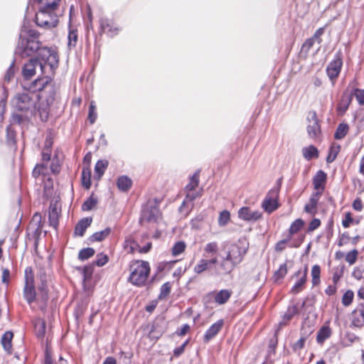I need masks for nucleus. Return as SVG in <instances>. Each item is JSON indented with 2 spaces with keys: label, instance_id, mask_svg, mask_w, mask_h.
I'll return each instance as SVG.
<instances>
[{
  "label": "nucleus",
  "instance_id": "1",
  "mask_svg": "<svg viewBox=\"0 0 364 364\" xmlns=\"http://www.w3.org/2000/svg\"><path fill=\"white\" fill-rule=\"evenodd\" d=\"M41 96L38 92H17L12 100V105L16 111L12 114V120L15 123L21 124L29 121L36 114L40 113L42 119L48 116V102H41Z\"/></svg>",
  "mask_w": 364,
  "mask_h": 364
},
{
  "label": "nucleus",
  "instance_id": "2",
  "mask_svg": "<svg viewBox=\"0 0 364 364\" xmlns=\"http://www.w3.org/2000/svg\"><path fill=\"white\" fill-rule=\"evenodd\" d=\"M40 65L43 77H38L31 85L33 91H43L53 89L54 86L52 77L59 65V56L53 48L43 46L36 57Z\"/></svg>",
  "mask_w": 364,
  "mask_h": 364
},
{
  "label": "nucleus",
  "instance_id": "3",
  "mask_svg": "<svg viewBox=\"0 0 364 364\" xmlns=\"http://www.w3.org/2000/svg\"><path fill=\"white\" fill-rule=\"evenodd\" d=\"M246 239H239L228 247L226 256L223 257L216 268L218 276L230 274L243 259L248 250Z\"/></svg>",
  "mask_w": 364,
  "mask_h": 364
},
{
  "label": "nucleus",
  "instance_id": "4",
  "mask_svg": "<svg viewBox=\"0 0 364 364\" xmlns=\"http://www.w3.org/2000/svg\"><path fill=\"white\" fill-rule=\"evenodd\" d=\"M41 33L32 28L21 30L16 53L21 58H28L39 53L43 47L40 41Z\"/></svg>",
  "mask_w": 364,
  "mask_h": 364
},
{
  "label": "nucleus",
  "instance_id": "5",
  "mask_svg": "<svg viewBox=\"0 0 364 364\" xmlns=\"http://www.w3.org/2000/svg\"><path fill=\"white\" fill-rule=\"evenodd\" d=\"M149 273L150 267L148 262L135 261L130 266L129 281L135 286L142 287L145 284Z\"/></svg>",
  "mask_w": 364,
  "mask_h": 364
},
{
  "label": "nucleus",
  "instance_id": "6",
  "mask_svg": "<svg viewBox=\"0 0 364 364\" xmlns=\"http://www.w3.org/2000/svg\"><path fill=\"white\" fill-rule=\"evenodd\" d=\"M59 22L56 10L43 9L38 8L36 14V23L38 26L50 29L58 26Z\"/></svg>",
  "mask_w": 364,
  "mask_h": 364
},
{
  "label": "nucleus",
  "instance_id": "7",
  "mask_svg": "<svg viewBox=\"0 0 364 364\" xmlns=\"http://www.w3.org/2000/svg\"><path fill=\"white\" fill-rule=\"evenodd\" d=\"M161 213L159 207L154 202H148L141 211L140 223H156L160 219Z\"/></svg>",
  "mask_w": 364,
  "mask_h": 364
},
{
  "label": "nucleus",
  "instance_id": "8",
  "mask_svg": "<svg viewBox=\"0 0 364 364\" xmlns=\"http://www.w3.org/2000/svg\"><path fill=\"white\" fill-rule=\"evenodd\" d=\"M100 33L113 38L119 33L122 28L113 18H102L100 20Z\"/></svg>",
  "mask_w": 364,
  "mask_h": 364
},
{
  "label": "nucleus",
  "instance_id": "9",
  "mask_svg": "<svg viewBox=\"0 0 364 364\" xmlns=\"http://www.w3.org/2000/svg\"><path fill=\"white\" fill-rule=\"evenodd\" d=\"M343 66L342 53L338 52L334 59L328 64L326 68V73L331 80L337 78L341 73Z\"/></svg>",
  "mask_w": 364,
  "mask_h": 364
},
{
  "label": "nucleus",
  "instance_id": "10",
  "mask_svg": "<svg viewBox=\"0 0 364 364\" xmlns=\"http://www.w3.org/2000/svg\"><path fill=\"white\" fill-rule=\"evenodd\" d=\"M309 124L307 132L312 139L318 138L321 134V128L315 112H309L307 116Z\"/></svg>",
  "mask_w": 364,
  "mask_h": 364
},
{
  "label": "nucleus",
  "instance_id": "11",
  "mask_svg": "<svg viewBox=\"0 0 364 364\" xmlns=\"http://www.w3.org/2000/svg\"><path fill=\"white\" fill-rule=\"evenodd\" d=\"M186 192V198L179 208V211L185 216H187L192 210L193 200L200 196V192H194L193 191Z\"/></svg>",
  "mask_w": 364,
  "mask_h": 364
},
{
  "label": "nucleus",
  "instance_id": "12",
  "mask_svg": "<svg viewBox=\"0 0 364 364\" xmlns=\"http://www.w3.org/2000/svg\"><path fill=\"white\" fill-rule=\"evenodd\" d=\"M262 216V213L259 210H252L248 207H242L238 210V218L247 222H256Z\"/></svg>",
  "mask_w": 364,
  "mask_h": 364
},
{
  "label": "nucleus",
  "instance_id": "13",
  "mask_svg": "<svg viewBox=\"0 0 364 364\" xmlns=\"http://www.w3.org/2000/svg\"><path fill=\"white\" fill-rule=\"evenodd\" d=\"M351 324L360 328L364 325V304L358 305L351 314Z\"/></svg>",
  "mask_w": 364,
  "mask_h": 364
},
{
  "label": "nucleus",
  "instance_id": "14",
  "mask_svg": "<svg viewBox=\"0 0 364 364\" xmlns=\"http://www.w3.org/2000/svg\"><path fill=\"white\" fill-rule=\"evenodd\" d=\"M306 276H307V267L304 269V271L298 270L294 275V277H296L298 278V280L296 282V283L294 284L292 288L291 289V292L292 294H298L300 292L304 284L306 282Z\"/></svg>",
  "mask_w": 364,
  "mask_h": 364
},
{
  "label": "nucleus",
  "instance_id": "15",
  "mask_svg": "<svg viewBox=\"0 0 364 364\" xmlns=\"http://www.w3.org/2000/svg\"><path fill=\"white\" fill-rule=\"evenodd\" d=\"M38 64V59L36 58H31L28 63L24 64L22 68V75L24 79L29 80L35 75Z\"/></svg>",
  "mask_w": 364,
  "mask_h": 364
},
{
  "label": "nucleus",
  "instance_id": "16",
  "mask_svg": "<svg viewBox=\"0 0 364 364\" xmlns=\"http://www.w3.org/2000/svg\"><path fill=\"white\" fill-rule=\"evenodd\" d=\"M269 195H272L273 196H267L264 198L262 206L265 211L270 213L275 210L278 207L277 200L276 198L277 196V191H271L269 192Z\"/></svg>",
  "mask_w": 364,
  "mask_h": 364
},
{
  "label": "nucleus",
  "instance_id": "17",
  "mask_svg": "<svg viewBox=\"0 0 364 364\" xmlns=\"http://www.w3.org/2000/svg\"><path fill=\"white\" fill-rule=\"evenodd\" d=\"M223 325V321L219 320L213 323L205 332L204 335V341L208 343L210 339L215 337L221 330Z\"/></svg>",
  "mask_w": 364,
  "mask_h": 364
},
{
  "label": "nucleus",
  "instance_id": "18",
  "mask_svg": "<svg viewBox=\"0 0 364 364\" xmlns=\"http://www.w3.org/2000/svg\"><path fill=\"white\" fill-rule=\"evenodd\" d=\"M326 178L327 176L324 171L321 170L318 171L313 179V184L314 188L317 191H323L325 188Z\"/></svg>",
  "mask_w": 364,
  "mask_h": 364
},
{
  "label": "nucleus",
  "instance_id": "19",
  "mask_svg": "<svg viewBox=\"0 0 364 364\" xmlns=\"http://www.w3.org/2000/svg\"><path fill=\"white\" fill-rule=\"evenodd\" d=\"M353 95L352 92H344L338 105V111L343 114L348 109L352 100Z\"/></svg>",
  "mask_w": 364,
  "mask_h": 364
},
{
  "label": "nucleus",
  "instance_id": "20",
  "mask_svg": "<svg viewBox=\"0 0 364 364\" xmlns=\"http://www.w3.org/2000/svg\"><path fill=\"white\" fill-rule=\"evenodd\" d=\"M38 4L39 9L58 10L61 0H34Z\"/></svg>",
  "mask_w": 364,
  "mask_h": 364
},
{
  "label": "nucleus",
  "instance_id": "21",
  "mask_svg": "<svg viewBox=\"0 0 364 364\" xmlns=\"http://www.w3.org/2000/svg\"><path fill=\"white\" fill-rule=\"evenodd\" d=\"M92 221L91 218H85L80 220L75 226V234L80 237L83 236L86 229L91 225Z\"/></svg>",
  "mask_w": 364,
  "mask_h": 364
},
{
  "label": "nucleus",
  "instance_id": "22",
  "mask_svg": "<svg viewBox=\"0 0 364 364\" xmlns=\"http://www.w3.org/2000/svg\"><path fill=\"white\" fill-rule=\"evenodd\" d=\"M232 294V290L222 289L215 294L214 300L219 305L224 304L229 300Z\"/></svg>",
  "mask_w": 364,
  "mask_h": 364
},
{
  "label": "nucleus",
  "instance_id": "23",
  "mask_svg": "<svg viewBox=\"0 0 364 364\" xmlns=\"http://www.w3.org/2000/svg\"><path fill=\"white\" fill-rule=\"evenodd\" d=\"M302 154L307 161L318 157V151L314 145H310L302 149Z\"/></svg>",
  "mask_w": 364,
  "mask_h": 364
},
{
  "label": "nucleus",
  "instance_id": "24",
  "mask_svg": "<svg viewBox=\"0 0 364 364\" xmlns=\"http://www.w3.org/2000/svg\"><path fill=\"white\" fill-rule=\"evenodd\" d=\"M210 268L211 267L209 265L207 257H204L200 259L195 265L193 267V272L196 274H201L203 272L209 270Z\"/></svg>",
  "mask_w": 364,
  "mask_h": 364
},
{
  "label": "nucleus",
  "instance_id": "25",
  "mask_svg": "<svg viewBox=\"0 0 364 364\" xmlns=\"http://www.w3.org/2000/svg\"><path fill=\"white\" fill-rule=\"evenodd\" d=\"M218 244L216 242H210L207 243L203 248V257H208L210 256L216 255L218 252Z\"/></svg>",
  "mask_w": 364,
  "mask_h": 364
},
{
  "label": "nucleus",
  "instance_id": "26",
  "mask_svg": "<svg viewBox=\"0 0 364 364\" xmlns=\"http://www.w3.org/2000/svg\"><path fill=\"white\" fill-rule=\"evenodd\" d=\"M139 245L132 237H129L125 239L124 249L127 253L132 254L136 251L139 252Z\"/></svg>",
  "mask_w": 364,
  "mask_h": 364
},
{
  "label": "nucleus",
  "instance_id": "27",
  "mask_svg": "<svg viewBox=\"0 0 364 364\" xmlns=\"http://www.w3.org/2000/svg\"><path fill=\"white\" fill-rule=\"evenodd\" d=\"M132 184V180L126 176L119 177L117 181V188L122 191H129Z\"/></svg>",
  "mask_w": 364,
  "mask_h": 364
},
{
  "label": "nucleus",
  "instance_id": "28",
  "mask_svg": "<svg viewBox=\"0 0 364 364\" xmlns=\"http://www.w3.org/2000/svg\"><path fill=\"white\" fill-rule=\"evenodd\" d=\"M111 233V228H107L103 230L96 232L90 237L91 242H100L107 238Z\"/></svg>",
  "mask_w": 364,
  "mask_h": 364
},
{
  "label": "nucleus",
  "instance_id": "29",
  "mask_svg": "<svg viewBox=\"0 0 364 364\" xmlns=\"http://www.w3.org/2000/svg\"><path fill=\"white\" fill-rule=\"evenodd\" d=\"M349 126L346 123H341L336 128L334 134V138L336 139H342L348 133Z\"/></svg>",
  "mask_w": 364,
  "mask_h": 364
},
{
  "label": "nucleus",
  "instance_id": "30",
  "mask_svg": "<svg viewBox=\"0 0 364 364\" xmlns=\"http://www.w3.org/2000/svg\"><path fill=\"white\" fill-rule=\"evenodd\" d=\"M331 330L328 326H323L318 331L316 341L318 343H322L325 340L331 336Z\"/></svg>",
  "mask_w": 364,
  "mask_h": 364
},
{
  "label": "nucleus",
  "instance_id": "31",
  "mask_svg": "<svg viewBox=\"0 0 364 364\" xmlns=\"http://www.w3.org/2000/svg\"><path fill=\"white\" fill-rule=\"evenodd\" d=\"M341 146L338 144L333 143L329 149L328 155L326 157L327 163H332L337 157L340 152Z\"/></svg>",
  "mask_w": 364,
  "mask_h": 364
},
{
  "label": "nucleus",
  "instance_id": "32",
  "mask_svg": "<svg viewBox=\"0 0 364 364\" xmlns=\"http://www.w3.org/2000/svg\"><path fill=\"white\" fill-rule=\"evenodd\" d=\"M23 296L28 304H31L34 301L36 297L34 286H25Z\"/></svg>",
  "mask_w": 364,
  "mask_h": 364
},
{
  "label": "nucleus",
  "instance_id": "33",
  "mask_svg": "<svg viewBox=\"0 0 364 364\" xmlns=\"http://www.w3.org/2000/svg\"><path fill=\"white\" fill-rule=\"evenodd\" d=\"M78 40L77 30L73 28H70L68 36V46L70 48H75L77 45Z\"/></svg>",
  "mask_w": 364,
  "mask_h": 364
},
{
  "label": "nucleus",
  "instance_id": "34",
  "mask_svg": "<svg viewBox=\"0 0 364 364\" xmlns=\"http://www.w3.org/2000/svg\"><path fill=\"white\" fill-rule=\"evenodd\" d=\"M13 338V333L6 331L1 338V344L6 351L9 352L11 349V340Z\"/></svg>",
  "mask_w": 364,
  "mask_h": 364
},
{
  "label": "nucleus",
  "instance_id": "35",
  "mask_svg": "<svg viewBox=\"0 0 364 364\" xmlns=\"http://www.w3.org/2000/svg\"><path fill=\"white\" fill-rule=\"evenodd\" d=\"M82 186L89 189L91 186V171L89 167L84 168L82 171Z\"/></svg>",
  "mask_w": 364,
  "mask_h": 364
},
{
  "label": "nucleus",
  "instance_id": "36",
  "mask_svg": "<svg viewBox=\"0 0 364 364\" xmlns=\"http://www.w3.org/2000/svg\"><path fill=\"white\" fill-rule=\"evenodd\" d=\"M108 166V161L106 160H99L95 166V172L97 175L98 179H100L104 174L107 167Z\"/></svg>",
  "mask_w": 364,
  "mask_h": 364
},
{
  "label": "nucleus",
  "instance_id": "37",
  "mask_svg": "<svg viewBox=\"0 0 364 364\" xmlns=\"http://www.w3.org/2000/svg\"><path fill=\"white\" fill-rule=\"evenodd\" d=\"M287 274V264H281L279 268L274 274L273 279H274V282H277L280 279H283L286 276Z\"/></svg>",
  "mask_w": 364,
  "mask_h": 364
},
{
  "label": "nucleus",
  "instance_id": "38",
  "mask_svg": "<svg viewBox=\"0 0 364 364\" xmlns=\"http://www.w3.org/2000/svg\"><path fill=\"white\" fill-rule=\"evenodd\" d=\"M199 183V172H196L191 177L189 183L186 186V191H192L198 186Z\"/></svg>",
  "mask_w": 364,
  "mask_h": 364
},
{
  "label": "nucleus",
  "instance_id": "39",
  "mask_svg": "<svg viewBox=\"0 0 364 364\" xmlns=\"http://www.w3.org/2000/svg\"><path fill=\"white\" fill-rule=\"evenodd\" d=\"M59 213L58 208L54 207L49 211V221L50 225L56 228L58 225Z\"/></svg>",
  "mask_w": 364,
  "mask_h": 364
},
{
  "label": "nucleus",
  "instance_id": "40",
  "mask_svg": "<svg viewBox=\"0 0 364 364\" xmlns=\"http://www.w3.org/2000/svg\"><path fill=\"white\" fill-rule=\"evenodd\" d=\"M311 277L313 286L318 285L320 283L321 267L318 264H315L311 269Z\"/></svg>",
  "mask_w": 364,
  "mask_h": 364
},
{
  "label": "nucleus",
  "instance_id": "41",
  "mask_svg": "<svg viewBox=\"0 0 364 364\" xmlns=\"http://www.w3.org/2000/svg\"><path fill=\"white\" fill-rule=\"evenodd\" d=\"M35 329L38 338H42L46 332V323L41 319H38L35 323Z\"/></svg>",
  "mask_w": 364,
  "mask_h": 364
},
{
  "label": "nucleus",
  "instance_id": "42",
  "mask_svg": "<svg viewBox=\"0 0 364 364\" xmlns=\"http://www.w3.org/2000/svg\"><path fill=\"white\" fill-rule=\"evenodd\" d=\"M186 245L183 241L177 242L172 247L171 252L173 256H178L184 252Z\"/></svg>",
  "mask_w": 364,
  "mask_h": 364
},
{
  "label": "nucleus",
  "instance_id": "43",
  "mask_svg": "<svg viewBox=\"0 0 364 364\" xmlns=\"http://www.w3.org/2000/svg\"><path fill=\"white\" fill-rule=\"evenodd\" d=\"M95 250L91 247L84 248L81 250L78 254V258L80 260H85L95 255Z\"/></svg>",
  "mask_w": 364,
  "mask_h": 364
},
{
  "label": "nucleus",
  "instance_id": "44",
  "mask_svg": "<svg viewBox=\"0 0 364 364\" xmlns=\"http://www.w3.org/2000/svg\"><path fill=\"white\" fill-rule=\"evenodd\" d=\"M97 203V199L95 198L93 196L89 197L82 204V208L83 210H92Z\"/></svg>",
  "mask_w": 364,
  "mask_h": 364
},
{
  "label": "nucleus",
  "instance_id": "45",
  "mask_svg": "<svg viewBox=\"0 0 364 364\" xmlns=\"http://www.w3.org/2000/svg\"><path fill=\"white\" fill-rule=\"evenodd\" d=\"M304 225V222L301 219H296L294 220L290 228H289V234L290 235H293L296 233Z\"/></svg>",
  "mask_w": 364,
  "mask_h": 364
},
{
  "label": "nucleus",
  "instance_id": "46",
  "mask_svg": "<svg viewBox=\"0 0 364 364\" xmlns=\"http://www.w3.org/2000/svg\"><path fill=\"white\" fill-rule=\"evenodd\" d=\"M25 286H34V276L31 267H27L25 269Z\"/></svg>",
  "mask_w": 364,
  "mask_h": 364
},
{
  "label": "nucleus",
  "instance_id": "47",
  "mask_svg": "<svg viewBox=\"0 0 364 364\" xmlns=\"http://www.w3.org/2000/svg\"><path fill=\"white\" fill-rule=\"evenodd\" d=\"M353 296H354V294H353V291H351V290H348L347 291L345 292V294L343 295V297H342V304L346 306H349L352 301H353Z\"/></svg>",
  "mask_w": 364,
  "mask_h": 364
},
{
  "label": "nucleus",
  "instance_id": "48",
  "mask_svg": "<svg viewBox=\"0 0 364 364\" xmlns=\"http://www.w3.org/2000/svg\"><path fill=\"white\" fill-rule=\"evenodd\" d=\"M47 173V167L44 163L41 164H37L33 171V176L38 177L41 174L46 175Z\"/></svg>",
  "mask_w": 364,
  "mask_h": 364
},
{
  "label": "nucleus",
  "instance_id": "49",
  "mask_svg": "<svg viewBox=\"0 0 364 364\" xmlns=\"http://www.w3.org/2000/svg\"><path fill=\"white\" fill-rule=\"evenodd\" d=\"M88 119L91 124H93L97 119L96 106L93 101L90 105Z\"/></svg>",
  "mask_w": 364,
  "mask_h": 364
},
{
  "label": "nucleus",
  "instance_id": "50",
  "mask_svg": "<svg viewBox=\"0 0 364 364\" xmlns=\"http://www.w3.org/2000/svg\"><path fill=\"white\" fill-rule=\"evenodd\" d=\"M297 313V307L295 305L290 306L288 307L286 313L284 314V319L289 321Z\"/></svg>",
  "mask_w": 364,
  "mask_h": 364
},
{
  "label": "nucleus",
  "instance_id": "51",
  "mask_svg": "<svg viewBox=\"0 0 364 364\" xmlns=\"http://www.w3.org/2000/svg\"><path fill=\"white\" fill-rule=\"evenodd\" d=\"M171 284L170 282H166L161 287V291L159 294V298H165L171 292Z\"/></svg>",
  "mask_w": 364,
  "mask_h": 364
},
{
  "label": "nucleus",
  "instance_id": "52",
  "mask_svg": "<svg viewBox=\"0 0 364 364\" xmlns=\"http://www.w3.org/2000/svg\"><path fill=\"white\" fill-rule=\"evenodd\" d=\"M14 75H15V65H14V63H12L5 73L4 81L9 82L14 77Z\"/></svg>",
  "mask_w": 364,
  "mask_h": 364
},
{
  "label": "nucleus",
  "instance_id": "53",
  "mask_svg": "<svg viewBox=\"0 0 364 364\" xmlns=\"http://www.w3.org/2000/svg\"><path fill=\"white\" fill-rule=\"evenodd\" d=\"M230 214L228 210H224L220 213L218 223L220 225H226L228 221L230 220Z\"/></svg>",
  "mask_w": 364,
  "mask_h": 364
},
{
  "label": "nucleus",
  "instance_id": "54",
  "mask_svg": "<svg viewBox=\"0 0 364 364\" xmlns=\"http://www.w3.org/2000/svg\"><path fill=\"white\" fill-rule=\"evenodd\" d=\"M315 41L311 37L307 38L304 43H303L301 46V51L305 52L306 53H308L309 51L311 50V48L313 47V46L315 43Z\"/></svg>",
  "mask_w": 364,
  "mask_h": 364
},
{
  "label": "nucleus",
  "instance_id": "55",
  "mask_svg": "<svg viewBox=\"0 0 364 364\" xmlns=\"http://www.w3.org/2000/svg\"><path fill=\"white\" fill-rule=\"evenodd\" d=\"M108 262V257L107 255L103 253H100L96 256L95 264L98 267L104 266Z\"/></svg>",
  "mask_w": 364,
  "mask_h": 364
},
{
  "label": "nucleus",
  "instance_id": "56",
  "mask_svg": "<svg viewBox=\"0 0 364 364\" xmlns=\"http://www.w3.org/2000/svg\"><path fill=\"white\" fill-rule=\"evenodd\" d=\"M358 251L356 250H353L347 253L346 256V261L349 263V264H353L358 257Z\"/></svg>",
  "mask_w": 364,
  "mask_h": 364
},
{
  "label": "nucleus",
  "instance_id": "57",
  "mask_svg": "<svg viewBox=\"0 0 364 364\" xmlns=\"http://www.w3.org/2000/svg\"><path fill=\"white\" fill-rule=\"evenodd\" d=\"M317 205V200L311 198L308 204L305 205V211L309 213H314L315 212Z\"/></svg>",
  "mask_w": 364,
  "mask_h": 364
},
{
  "label": "nucleus",
  "instance_id": "58",
  "mask_svg": "<svg viewBox=\"0 0 364 364\" xmlns=\"http://www.w3.org/2000/svg\"><path fill=\"white\" fill-rule=\"evenodd\" d=\"M306 339L307 336H301L300 339L292 346L293 350L294 351H298L302 349L304 347Z\"/></svg>",
  "mask_w": 364,
  "mask_h": 364
},
{
  "label": "nucleus",
  "instance_id": "59",
  "mask_svg": "<svg viewBox=\"0 0 364 364\" xmlns=\"http://www.w3.org/2000/svg\"><path fill=\"white\" fill-rule=\"evenodd\" d=\"M289 239L282 240L279 241L275 245V251L280 252H282L287 247V245Z\"/></svg>",
  "mask_w": 364,
  "mask_h": 364
},
{
  "label": "nucleus",
  "instance_id": "60",
  "mask_svg": "<svg viewBox=\"0 0 364 364\" xmlns=\"http://www.w3.org/2000/svg\"><path fill=\"white\" fill-rule=\"evenodd\" d=\"M41 215L39 213H36L33 216L32 221L31 225H34L36 227V230H39L41 228Z\"/></svg>",
  "mask_w": 364,
  "mask_h": 364
},
{
  "label": "nucleus",
  "instance_id": "61",
  "mask_svg": "<svg viewBox=\"0 0 364 364\" xmlns=\"http://www.w3.org/2000/svg\"><path fill=\"white\" fill-rule=\"evenodd\" d=\"M324 33V28L321 27L318 28L313 36L311 37L315 41H316L318 43H321L322 41L321 36Z\"/></svg>",
  "mask_w": 364,
  "mask_h": 364
},
{
  "label": "nucleus",
  "instance_id": "62",
  "mask_svg": "<svg viewBox=\"0 0 364 364\" xmlns=\"http://www.w3.org/2000/svg\"><path fill=\"white\" fill-rule=\"evenodd\" d=\"M51 149L48 148H43L42 151V159L43 162H48L50 160Z\"/></svg>",
  "mask_w": 364,
  "mask_h": 364
},
{
  "label": "nucleus",
  "instance_id": "63",
  "mask_svg": "<svg viewBox=\"0 0 364 364\" xmlns=\"http://www.w3.org/2000/svg\"><path fill=\"white\" fill-rule=\"evenodd\" d=\"M321 225V221L319 219L314 218L313 219L309 226V230L313 231L316 229H317Z\"/></svg>",
  "mask_w": 364,
  "mask_h": 364
},
{
  "label": "nucleus",
  "instance_id": "64",
  "mask_svg": "<svg viewBox=\"0 0 364 364\" xmlns=\"http://www.w3.org/2000/svg\"><path fill=\"white\" fill-rule=\"evenodd\" d=\"M352 222H353V218H351L350 214L348 213H346L345 219L343 220L342 225L345 228H347L350 226V223H352Z\"/></svg>",
  "mask_w": 364,
  "mask_h": 364
}]
</instances>
